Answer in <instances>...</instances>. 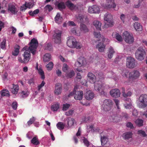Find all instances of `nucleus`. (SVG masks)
Segmentation results:
<instances>
[{
    "label": "nucleus",
    "instance_id": "f257e3e1",
    "mask_svg": "<svg viewBox=\"0 0 147 147\" xmlns=\"http://www.w3.org/2000/svg\"><path fill=\"white\" fill-rule=\"evenodd\" d=\"M67 45L70 48H76L80 49L82 47V44L79 42H77L76 39L73 36H71L69 37L67 42Z\"/></svg>",
    "mask_w": 147,
    "mask_h": 147
},
{
    "label": "nucleus",
    "instance_id": "f03ea898",
    "mask_svg": "<svg viewBox=\"0 0 147 147\" xmlns=\"http://www.w3.org/2000/svg\"><path fill=\"white\" fill-rule=\"evenodd\" d=\"M29 46L28 47V49L33 55H35L36 51L38 45V42L37 39L35 38L32 39L29 43Z\"/></svg>",
    "mask_w": 147,
    "mask_h": 147
},
{
    "label": "nucleus",
    "instance_id": "7ed1b4c3",
    "mask_svg": "<svg viewBox=\"0 0 147 147\" xmlns=\"http://www.w3.org/2000/svg\"><path fill=\"white\" fill-rule=\"evenodd\" d=\"M146 55V52L142 47L138 48L135 53L136 58L138 60L142 61L144 59Z\"/></svg>",
    "mask_w": 147,
    "mask_h": 147
},
{
    "label": "nucleus",
    "instance_id": "20e7f679",
    "mask_svg": "<svg viewBox=\"0 0 147 147\" xmlns=\"http://www.w3.org/2000/svg\"><path fill=\"white\" fill-rule=\"evenodd\" d=\"M104 20L107 22V23H105L104 25V27L107 28L110 26H111L113 25V16L110 13H106L105 15Z\"/></svg>",
    "mask_w": 147,
    "mask_h": 147
},
{
    "label": "nucleus",
    "instance_id": "39448f33",
    "mask_svg": "<svg viewBox=\"0 0 147 147\" xmlns=\"http://www.w3.org/2000/svg\"><path fill=\"white\" fill-rule=\"evenodd\" d=\"M101 5L106 9L113 8L116 11L118 10V8L116 9H115L116 5L114 2V0H106V2L102 3Z\"/></svg>",
    "mask_w": 147,
    "mask_h": 147
},
{
    "label": "nucleus",
    "instance_id": "423d86ee",
    "mask_svg": "<svg viewBox=\"0 0 147 147\" xmlns=\"http://www.w3.org/2000/svg\"><path fill=\"white\" fill-rule=\"evenodd\" d=\"M123 36L127 43L131 44L134 42V39L133 35L130 34L127 31H125L123 33Z\"/></svg>",
    "mask_w": 147,
    "mask_h": 147
},
{
    "label": "nucleus",
    "instance_id": "0eeeda50",
    "mask_svg": "<svg viewBox=\"0 0 147 147\" xmlns=\"http://www.w3.org/2000/svg\"><path fill=\"white\" fill-rule=\"evenodd\" d=\"M61 32L58 30L55 31L53 35V38L56 43L60 44L61 42Z\"/></svg>",
    "mask_w": 147,
    "mask_h": 147
},
{
    "label": "nucleus",
    "instance_id": "6e6552de",
    "mask_svg": "<svg viewBox=\"0 0 147 147\" xmlns=\"http://www.w3.org/2000/svg\"><path fill=\"white\" fill-rule=\"evenodd\" d=\"M113 102L111 100L105 99L103 102L102 108L105 111L109 110L112 105Z\"/></svg>",
    "mask_w": 147,
    "mask_h": 147
},
{
    "label": "nucleus",
    "instance_id": "1a4fd4ad",
    "mask_svg": "<svg viewBox=\"0 0 147 147\" xmlns=\"http://www.w3.org/2000/svg\"><path fill=\"white\" fill-rule=\"evenodd\" d=\"M135 59L131 57H128L126 59V65L130 68H134L135 66Z\"/></svg>",
    "mask_w": 147,
    "mask_h": 147
},
{
    "label": "nucleus",
    "instance_id": "9d476101",
    "mask_svg": "<svg viewBox=\"0 0 147 147\" xmlns=\"http://www.w3.org/2000/svg\"><path fill=\"white\" fill-rule=\"evenodd\" d=\"M105 85L100 84V82L97 81L94 83V86L95 90L96 91L104 92L105 90Z\"/></svg>",
    "mask_w": 147,
    "mask_h": 147
},
{
    "label": "nucleus",
    "instance_id": "9b49d317",
    "mask_svg": "<svg viewBox=\"0 0 147 147\" xmlns=\"http://www.w3.org/2000/svg\"><path fill=\"white\" fill-rule=\"evenodd\" d=\"M76 20L79 23H85L88 19L86 16L80 14L76 16Z\"/></svg>",
    "mask_w": 147,
    "mask_h": 147
},
{
    "label": "nucleus",
    "instance_id": "f8f14e48",
    "mask_svg": "<svg viewBox=\"0 0 147 147\" xmlns=\"http://www.w3.org/2000/svg\"><path fill=\"white\" fill-rule=\"evenodd\" d=\"M100 9L97 5H94L90 6L88 8V12L89 13H98L100 12Z\"/></svg>",
    "mask_w": 147,
    "mask_h": 147
},
{
    "label": "nucleus",
    "instance_id": "ddd939ff",
    "mask_svg": "<svg viewBox=\"0 0 147 147\" xmlns=\"http://www.w3.org/2000/svg\"><path fill=\"white\" fill-rule=\"evenodd\" d=\"M86 61L84 57H80L75 62V65L77 67H81L85 63Z\"/></svg>",
    "mask_w": 147,
    "mask_h": 147
},
{
    "label": "nucleus",
    "instance_id": "4468645a",
    "mask_svg": "<svg viewBox=\"0 0 147 147\" xmlns=\"http://www.w3.org/2000/svg\"><path fill=\"white\" fill-rule=\"evenodd\" d=\"M139 101L142 103L144 107L147 106V95L142 94L140 96L139 98Z\"/></svg>",
    "mask_w": 147,
    "mask_h": 147
},
{
    "label": "nucleus",
    "instance_id": "2eb2a0df",
    "mask_svg": "<svg viewBox=\"0 0 147 147\" xmlns=\"http://www.w3.org/2000/svg\"><path fill=\"white\" fill-rule=\"evenodd\" d=\"M140 75L139 71L137 70L134 71L129 74V78L132 79H136L138 78Z\"/></svg>",
    "mask_w": 147,
    "mask_h": 147
},
{
    "label": "nucleus",
    "instance_id": "dca6fc26",
    "mask_svg": "<svg viewBox=\"0 0 147 147\" xmlns=\"http://www.w3.org/2000/svg\"><path fill=\"white\" fill-rule=\"evenodd\" d=\"M109 119L111 121L117 122L121 119V117L119 116L117 114H114L109 117Z\"/></svg>",
    "mask_w": 147,
    "mask_h": 147
},
{
    "label": "nucleus",
    "instance_id": "f3484780",
    "mask_svg": "<svg viewBox=\"0 0 147 147\" xmlns=\"http://www.w3.org/2000/svg\"><path fill=\"white\" fill-rule=\"evenodd\" d=\"M87 79L91 83H94L96 82V77L92 73H88L87 75Z\"/></svg>",
    "mask_w": 147,
    "mask_h": 147
},
{
    "label": "nucleus",
    "instance_id": "a211bd4d",
    "mask_svg": "<svg viewBox=\"0 0 147 147\" xmlns=\"http://www.w3.org/2000/svg\"><path fill=\"white\" fill-rule=\"evenodd\" d=\"M24 57L25 63H27L30 60V51H26L24 53Z\"/></svg>",
    "mask_w": 147,
    "mask_h": 147
},
{
    "label": "nucleus",
    "instance_id": "6ab92c4d",
    "mask_svg": "<svg viewBox=\"0 0 147 147\" xmlns=\"http://www.w3.org/2000/svg\"><path fill=\"white\" fill-rule=\"evenodd\" d=\"M8 10L14 14H17L18 12V10L15 6L11 4H9L8 5Z\"/></svg>",
    "mask_w": 147,
    "mask_h": 147
},
{
    "label": "nucleus",
    "instance_id": "aec40b11",
    "mask_svg": "<svg viewBox=\"0 0 147 147\" xmlns=\"http://www.w3.org/2000/svg\"><path fill=\"white\" fill-rule=\"evenodd\" d=\"M68 126L69 127H71L74 126L76 124V122L75 120L72 118L68 117L67 119Z\"/></svg>",
    "mask_w": 147,
    "mask_h": 147
},
{
    "label": "nucleus",
    "instance_id": "412c9836",
    "mask_svg": "<svg viewBox=\"0 0 147 147\" xmlns=\"http://www.w3.org/2000/svg\"><path fill=\"white\" fill-rule=\"evenodd\" d=\"M96 48L100 52H103L105 48V45L102 42H99L96 46Z\"/></svg>",
    "mask_w": 147,
    "mask_h": 147
},
{
    "label": "nucleus",
    "instance_id": "4be33fe9",
    "mask_svg": "<svg viewBox=\"0 0 147 147\" xmlns=\"http://www.w3.org/2000/svg\"><path fill=\"white\" fill-rule=\"evenodd\" d=\"M14 49L12 52V55L14 56H17L20 52V46L16 44L14 47Z\"/></svg>",
    "mask_w": 147,
    "mask_h": 147
},
{
    "label": "nucleus",
    "instance_id": "5701e85b",
    "mask_svg": "<svg viewBox=\"0 0 147 147\" xmlns=\"http://www.w3.org/2000/svg\"><path fill=\"white\" fill-rule=\"evenodd\" d=\"M132 134L131 132H126L123 133L122 134V137L124 139L127 141L132 138Z\"/></svg>",
    "mask_w": 147,
    "mask_h": 147
},
{
    "label": "nucleus",
    "instance_id": "b1692460",
    "mask_svg": "<svg viewBox=\"0 0 147 147\" xmlns=\"http://www.w3.org/2000/svg\"><path fill=\"white\" fill-rule=\"evenodd\" d=\"M85 96L86 99L90 100L94 97V94L93 92H86Z\"/></svg>",
    "mask_w": 147,
    "mask_h": 147
},
{
    "label": "nucleus",
    "instance_id": "393cba45",
    "mask_svg": "<svg viewBox=\"0 0 147 147\" xmlns=\"http://www.w3.org/2000/svg\"><path fill=\"white\" fill-rule=\"evenodd\" d=\"M93 24L97 30H101V23L100 21L97 20L94 21L93 22Z\"/></svg>",
    "mask_w": 147,
    "mask_h": 147
},
{
    "label": "nucleus",
    "instance_id": "a878e982",
    "mask_svg": "<svg viewBox=\"0 0 147 147\" xmlns=\"http://www.w3.org/2000/svg\"><path fill=\"white\" fill-rule=\"evenodd\" d=\"M115 53V51L112 47H110L109 48L108 53V57L109 59H111L113 56V54Z\"/></svg>",
    "mask_w": 147,
    "mask_h": 147
},
{
    "label": "nucleus",
    "instance_id": "bb28decb",
    "mask_svg": "<svg viewBox=\"0 0 147 147\" xmlns=\"http://www.w3.org/2000/svg\"><path fill=\"white\" fill-rule=\"evenodd\" d=\"M83 92H75L74 95V98L77 100H80L83 97Z\"/></svg>",
    "mask_w": 147,
    "mask_h": 147
},
{
    "label": "nucleus",
    "instance_id": "cd10ccee",
    "mask_svg": "<svg viewBox=\"0 0 147 147\" xmlns=\"http://www.w3.org/2000/svg\"><path fill=\"white\" fill-rule=\"evenodd\" d=\"M65 5L71 10H73L75 7L74 5L69 0H68L65 2Z\"/></svg>",
    "mask_w": 147,
    "mask_h": 147
},
{
    "label": "nucleus",
    "instance_id": "c85d7f7f",
    "mask_svg": "<svg viewBox=\"0 0 147 147\" xmlns=\"http://www.w3.org/2000/svg\"><path fill=\"white\" fill-rule=\"evenodd\" d=\"M80 29L81 31L84 33H86L88 31V29L86 25L83 24H80Z\"/></svg>",
    "mask_w": 147,
    "mask_h": 147
},
{
    "label": "nucleus",
    "instance_id": "c756f323",
    "mask_svg": "<svg viewBox=\"0 0 147 147\" xmlns=\"http://www.w3.org/2000/svg\"><path fill=\"white\" fill-rule=\"evenodd\" d=\"M55 21L56 23L60 24L62 20V18L60 14L58 13L55 18Z\"/></svg>",
    "mask_w": 147,
    "mask_h": 147
},
{
    "label": "nucleus",
    "instance_id": "7c9ffc66",
    "mask_svg": "<svg viewBox=\"0 0 147 147\" xmlns=\"http://www.w3.org/2000/svg\"><path fill=\"white\" fill-rule=\"evenodd\" d=\"M51 59V56L49 53H47L44 55L43 57V60L45 62H48Z\"/></svg>",
    "mask_w": 147,
    "mask_h": 147
},
{
    "label": "nucleus",
    "instance_id": "2f4dec72",
    "mask_svg": "<svg viewBox=\"0 0 147 147\" xmlns=\"http://www.w3.org/2000/svg\"><path fill=\"white\" fill-rule=\"evenodd\" d=\"M134 26L135 29L138 31H141L142 30V27L140 24L137 22H136L134 24Z\"/></svg>",
    "mask_w": 147,
    "mask_h": 147
},
{
    "label": "nucleus",
    "instance_id": "473e14b6",
    "mask_svg": "<svg viewBox=\"0 0 147 147\" xmlns=\"http://www.w3.org/2000/svg\"><path fill=\"white\" fill-rule=\"evenodd\" d=\"M74 71L73 70L69 71L68 72H67L65 76L67 78H70L74 76Z\"/></svg>",
    "mask_w": 147,
    "mask_h": 147
},
{
    "label": "nucleus",
    "instance_id": "72a5a7b5",
    "mask_svg": "<svg viewBox=\"0 0 147 147\" xmlns=\"http://www.w3.org/2000/svg\"><path fill=\"white\" fill-rule=\"evenodd\" d=\"M31 142L33 144L37 145L40 144L38 138L37 136L34 137L31 140Z\"/></svg>",
    "mask_w": 147,
    "mask_h": 147
},
{
    "label": "nucleus",
    "instance_id": "f704fd0d",
    "mask_svg": "<svg viewBox=\"0 0 147 147\" xmlns=\"http://www.w3.org/2000/svg\"><path fill=\"white\" fill-rule=\"evenodd\" d=\"M62 90V85L61 83H58L55 85V90L54 92H60Z\"/></svg>",
    "mask_w": 147,
    "mask_h": 147
},
{
    "label": "nucleus",
    "instance_id": "c9c22d12",
    "mask_svg": "<svg viewBox=\"0 0 147 147\" xmlns=\"http://www.w3.org/2000/svg\"><path fill=\"white\" fill-rule=\"evenodd\" d=\"M36 68L37 70L38 71L39 74L41 76V78L44 80L45 78L44 73V71L42 70L41 68L39 67L38 68L37 66L36 67Z\"/></svg>",
    "mask_w": 147,
    "mask_h": 147
},
{
    "label": "nucleus",
    "instance_id": "e433bc0d",
    "mask_svg": "<svg viewBox=\"0 0 147 147\" xmlns=\"http://www.w3.org/2000/svg\"><path fill=\"white\" fill-rule=\"evenodd\" d=\"M65 5L64 3L61 2L58 3L57 7L58 9L60 11L62 10L63 9H65L66 8Z\"/></svg>",
    "mask_w": 147,
    "mask_h": 147
},
{
    "label": "nucleus",
    "instance_id": "4c0bfd02",
    "mask_svg": "<svg viewBox=\"0 0 147 147\" xmlns=\"http://www.w3.org/2000/svg\"><path fill=\"white\" fill-rule=\"evenodd\" d=\"M113 35H114L116 39L119 41H122L123 40L122 37L118 33H113Z\"/></svg>",
    "mask_w": 147,
    "mask_h": 147
},
{
    "label": "nucleus",
    "instance_id": "58836bf2",
    "mask_svg": "<svg viewBox=\"0 0 147 147\" xmlns=\"http://www.w3.org/2000/svg\"><path fill=\"white\" fill-rule=\"evenodd\" d=\"M59 105L58 103H56L53 105L51 107V110L54 111H57L59 108Z\"/></svg>",
    "mask_w": 147,
    "mask_h": 147
},
{
    "label": "nucleus",
    "instance_id": "ea45409f",
    "mask_svg": "<svg viewBox=\"0 0 147 147\" xmlns=\"http://www.w3.org/2000/svg\"><path fill=\"white\" fill-rule=\"evenodd\" d=\"M39 9H37L36 10H35L33 11H30L28 12V13L30 16H33L35 15L38 14L39 12Z\"/></svg>",
    "mask_w": 147,
    "mask_h": 147
},
{
    "label": "nucleus",
    "instance_id": "a19ab883",
    "mask_svg": "<svg viewBox=\"0 0 147 147\" xmlns=\"http://www.w3.org/2000/svg\"><path fill=\"white\" fill-rule=\"evenodd\" d=\"M57 128L60 130H62L64 129L65 124L62 122H58L56 125Z\"/></svg>",
    "mask_w": 147,
    "mask_h": 147
},
{
    "label": "nucleus",
    "instance_id": "79ce46f5",
    "mask_svg": "<svg viewBox=\"0 0 147 147\" xmlns=\"http://www.w3.org/2000/svg\"><path fill=\"white\" fill-rule=\"evenodd\" d=\"M100 140L101 144L102 145L106 144L108 140L107 138L105 136L101 137Z\"/></svg>",
    "mask_w": 147,
    "mask_h": 147
},
{
    "label": "nucleus",
    "instance_id": "37998d69",
    "mask_svg": "<svg viewBox=\"0 0 147 147\" xmlns=\"http://www.w3.org/2000/svg\"><path fill=\"white\" fill-rule=\"evenodd\" d=\"M81 134V129L80 128L78 129V130L77 133L76 134V136H75L74 137V139L75 143H77L78 142V138L77 136H78L80 135Z\"/></svg>",
    "mask_w": 147,
    "mask_h": 147
},
{
    "label": "nucleus",
    "instance_id": "c03bdc74",
    "mask_svg": "<svg viewBox=\"0 0 147 147\" xmlns=\"http://www.w3.org/2000/svg\"><path fill=\"white\" fill-rule=\"evenodd\" d=\"M71 105L69 104L65 103L63 104L62 106V110L63 111L67 110L69 108Z\"/></svg>",
    "mask_w": 147,
    "mask_h": 147
},
{
    "label": "nucleus",
    "instance_id": "a18cd8bd",
    "mask_svg": "<svg viewBox=\"0 0 147 147\" xmlns=\"http://www.w3.org/2000/svg\"><path fill=\"white\" fill-rule=\"evenodd\" d=\"M29 92H18V95L21 98L26 97L29 95Z\"/></svg>",
    "mask_w": 147,
    "mask_h": 147
},
{
    "label": "nucleus",
    "instance_id": "49530a36",
    "mask_svg": "<svg viewBox=\"0 0 147 147\" xmlns=\"http://www.w3.org/2000/svg\"><path fill=\"white\" fill-rule=\"evenodd\" d=\"M6 40L5 39H4L3 41L0 44V47L1 49H6Z\"/></svg>",
    "mask_w": 147,
    "mask_h": 147
},
{
    "label": "nucleus",
    "instance_id": "de8ad7c7",
    "mask_svg": "<svg viewBox=\"0 0 147 147\" xmlns=\"http://www.w3.org/2000/svg\"><path fill=\"white\" fill-rule=\"evenodd\" d=\"M135 122L136 124L139 126H142L143 125V121L142 119H138L135 121Z\"/></svg>",
    "mask_w": 147,
    "mask_h": 147
},
{
    "label": "nucleus",
    "instance_id": "09e8293b",
    "mask_svg": "<svg viewBox=\"0 0 147 147\" xmlns=\"http://www.w3.org/2000/svg\"><path fill=\"white\" fill-rule=\"evenodd\" d=\"M87 100L86 99H83L82 101H80V103L83 105L89 106L90 105V104Z\"/></svg>",
    "mask_w": 147,
    "mask_h": 147
},
{
    "label": "nucleus",
    "instance_id": "8fccbe9b",
    "mask_svg": "<svg viewBox=\"0 0 147 147\" xmlns=\"http://www.w3.org/2000/svg\"><path fill=\"white\" fill-rule=\"evenodd\" d=\"M110 95L113 97L117 98L120 97V92H110Z\"/></svg>",
    "mask_w": 147,
    "mask_h": 147
},
{
    "label": "nucleus",
    "instance_id": "3c124183",
    "mask_svg": "<svg viewBox=\"0 0 147 147\" xmlns=\"http://www.w3.org/2000/svg\"><path fill=\"white\" fill-rule=\"evenodd\" d=\"M53 66V64L52 62H50L46 65L47 69L48 70H51Z\"/></svg>",
    "mask_w": 147,
    "mask_h": 147
},
{
    "label": "nucleus",
    "instance_id": "603ef678",
    "mask_svg": "<svg viewBox=\"0 0 147 147\" xmlns=\"http://www.w3.org/2000/svg\"><path fill=\"white\" fill-rule=\"evenodd\" d=\"M137 134L143 137H145L147 135L145 131L142 130H138Z\"/></svg>",
    "mask_w": 147,
    "mask_h": 147
},
{
    "label": "nucleus",
    "instance_id": "864d4df0",
    "mask_svg": "<svg viewBox=\"0 0 147 147\" xmlns=\"http://www.w3.org/2000/svg\"><path fill=\"white\" fill-rule=\"evenodd\" d=\"M69 69V67L66 64L64 63L62 67V71L65 72H67Z\"/></svg>",
    "mask_w": 147,
    "mask_h": 147
},
{
    "label": "nucleus",
    "instance_id": "5fc2aeb1",
    "mask_svg": "<svg viewBox=\"0 0 147 147\" xmlns=\"http://www.w3.org/2000/svg\"><path fill=\"white\" fill-rule=\"evenodd\" d=\"M13 87L12 89L14 90H13L12 92H18L19 88L18 85H15L14 84H13Z\"/></svg>",
    "mask_w": 147,
    "mask_h": 147
},
{
    "label": "nucleus",
    "instance_id": "6e6d98bb",
    "mask_svg": "<svg viewBox=\"0 0 147 147\" xmlns=\"http://www.w3.org/2000/svg\"><path fill=\"white\" fill-rule=\"evenodd\" d=\"M129 74V71L126 70H123L122 73L123 76L126 78L128 77V76Z\"/></svg>",
    "mask_w": 147,
    "mask_h": 147
},
{
    "label": "nucleus",
    "instance_id": "4d7b16f0",
    "mask_svg": "<svg viewBox=\"0 0 147 147\" xmlns=\"http://www.w3.org/2000/svg\"><path fill=\"white\" fill-rule=\"evenodd\" d=\"M74 112V110L72 109L69 110L65 113V115L67 116H71L72 115Z\"/></svg>",
    "mask_w": 147,
    "mask_h": 147
},
{
    "label": "nucleus",
    "instance_id": "13d9d810",
    "mask_svg": "<svg viewBox=\"0 0 147 147\" xmlns=\"http://www.w3.org/2000/svg\"><path fill=\"white\" fill-rule=\"evenodd\" d=\"M87 131H91L92 132H94L95 130L94 129L93 126L92 125H89L87 126Z\"/></svg>",
    "mask_w": 147,
    "mask_h": 147
},
{
    "label": "nucleus",
    "instance_id": "bf43d9fd",
    "mask_svg": "<svg viewBox=\"0 0 147 147\" xmlns=\"http://www.w3.org/2000/svg\"><path fill=\"white\" fill-rule=\"evenodd\" d=\"M36 119L34 117H32L30 119V120L28 122V125L30 126L32 123L35 121Z\"/></svg>",
    "mask_w": 147,
    "mask_h": 147
},
{
    "label": "nucleus",
    "instance_id": "052dcab7",
    "mask_svg": "<svg viewBox=\"0 0 147 147\" xmlns=\"http://www.w3.org/2000/svg\"><path fill=\"white\" fill-rule=\"evenodd\" d=\"M53 49L52 45L51 44L49 43L47 44L46 47V49L49 51H52Z\"/></svg>",
    "mask_w": 147,
    "mask_h": 147
},
{
    "label": "nucleus",
    "instance_id": "680f3d73",
    "mask_svg": "<svg viewBox=\"0 0 147 147\" xmlns=\"http://www.w3.org/2000/svg\"><path fill=\"white\" fill-rule=\"evenodd\" d=\"M25 4L27 8H28L30 9L34 5L33 3L31 2L28 3L26 2Z\"/></svg>",
    "mask_w": 147,
    "mask_h": 147
},
{
    "label": "nucleus",
    "instance_id": "e2e57ef3",
    "mask_svg": "<svg viewBox=\"0 0 147 147\" xmlns=\"http://www.w3.org/2000/svg\"><path fill=\"white\" fill-rule=\"evenodd\" d=\"M12 108L14 110H16L17 107V103L16 102H13L11 105Z\"/></svg>",
    "mask_w": 147,
    "mask_h": 147
},
{
    "label": "nucleus",
    "instance_id": "0e129e2a",
    "mask_svg": "<svg viewBox=\"0 0 147 147\" xmlns=\"http://www.w3.org/2000/svg\"><path fill=\"white\" fill-rule=\"evenodd\" d=\"M123 96L124 97L130 96L131 95V92H123Z\"/></svg>",
    "mask_w": 147,
    "mask_h": 147
},
{
    "label": "nucleus",
    "instance_id": "69168bd1",
    "mask_svg": "<svg viewBox=\"0 0 147 147\" xmlns=\"http://www.w3.org/2000/svg\"><path fill=\"white\" fill-rule=\"evenodd\" d=\"M94 35L96 38H98L100 37V34L99 32H96L94 31Z\"/></svg>",
    "mask_w": 147,
    "mask_h": 147
},
{
    "label": "nucleus",
    "instance_id": "338daca9",
    "mask_svg": "<svg viewBox=\"0 0 147 147\" xmlns=\"http://www.w3.org/2000/svg\"><path fill=\"white\" fill-rule=\"evenodd\" d=\"M81 83L82 84L86 86H87V82L86 80L85 79L83 80L81 82Z\"/></svg>",
    "mask_w": 147,
    "mask_h": 147
},
{
    "label": "nucleus",
    "instance_id": "774afa93",
    "mask_svg": "<svg viewBox=\"0 0 147 147\" xmlns=\"http://www.w3.org/2000/svg\"><path fill=\"white\" fill-rule=\"evenodd\" d=\"M27 8L25 4L21 6L20 8V9L21 11H25Z\"/></svg>",
    "mask_w": 147,
    "mask_h": 147
}]
</instances>
